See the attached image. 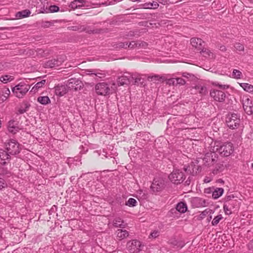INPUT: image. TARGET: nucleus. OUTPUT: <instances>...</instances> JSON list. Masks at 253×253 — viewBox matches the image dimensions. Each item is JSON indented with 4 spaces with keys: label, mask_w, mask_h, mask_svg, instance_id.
Returning <instances> with one entry per match:
<instances>
[{
    "label": "nucleus",
    "mask_w": 253,
    "mask_h": 253,
    "mask_svg": "<svg viewBox=\"0 0 253 253\" xmlns=\"http://www.w3.org/2000/svg\"><path fill=\"white\" fill-rule=\"evenodd\" d=\"M212 151L218 152L222 156L227 157L233 151V144L230 142H226L220 146L216 145L213 147Z\"/></svg>",
    "instance_id": "1"
},
{
    "label": "nucleus",
    "mask_w": 253,
    "mask_h": 253,
    "mask_svg": "<svg viewBox=\"0 0 253 253\" xmlns=\"http://www.w3.org/2000/svg\"><path fill=\"white\" fill-rule=\"evenodd\" d=\"M30 88V86L24 82H21L12 88L15 96L19 98H23Z\"/></svg>",
    "instance_id": "2"
},
{
    "label": "nucleus",
    "mask_w": 253,
    "mask_h": 253,
    "mask_svg": "<svg viewBox=\"0 0 253 253\" xmlns=\"http://www.w3.org/2000/svg\"><path fill=\"white\" fill-rule=\"evenodd\" d=\"M74 80L71 79L68 80L66 84H58L55 86V93L59 96H63L66 94L69 90L73 89V86H70V84L73 83Z\"/></svg>",
    "instance_id": "3"
},
{
    "label": "nucleus",
    "mask_w": 253,
    "mask_h": 253,
    "mask_svg": "<svg viewBox=\"0 0 253 253\" xmlns=\"http://www.w3.org/2000/svg\"><path fill=\"white\" fill-rule=\"evenodd\" d=\"M144 245L137 240H132L128 241L126 245V249L130 253H138L142 250Z\"/></svg>",
    "instance_id": "4"
},
{
    "label": "nucleus",
    "mask_w": 253,
    "mask_h": 253,
    "mask_svg": "<svg viewBox=\"0 0 253 253\" xmlns=\"http://www.w3.org/2000/svg\"><path fill=\"white\" fill-rule=\"evenodd\" d=\"M5 148L7 152L11 155H16L20 151L19 144L16 141L13 139L9 140L6 143Z\"/></svg>",
    "instance_id": "5"
},
{
    "label": "nucleus",
    "mask_w": 253,
    "mask_h": 253,
    "mask_svg": "<svg viewBox=\"0 0 253 253\" xmlns=\"http://www.w3.org/2000/svg\"><path fill=\"white\" fill-rule=\"evenodd\" d=\"M95 90L98 95L105 96L110 93L111 88L107 83L102 82L95 85Z\"/></svg>",
    "instance_id": "6"
},
{
    "label": "nucleus",
    "mask_w": 253,
    "mask_h": 253,
    "mask_svg": "<svg viewBox=\"0 0 253 253\" xmlns=\"http://www.w3.org/2000/svg\"><path fill=\"white\" fill-rule=\"evenodd\" d=\"M164 180L160 178H155L151 185L150 188L154 193L161 192L165 188Z\"/></svg>",
    "instance_id": "7"
},
{
    "label": "nucleus",
    "mask_w": 253,
    "mask_h": 253,
    "mask_svg": "<svg viewBox=\"0 0 253 253\" xmlns=\"http://www.w3.org/2000/svg\"><path fill=\"white\" fill-rule=\"evenodd\" d=\"M226 122L227 126L229 128L235 129L239 126L240 120L237 114H232L228 115L226 117Z\"/></svg>",
    "instance_id": "8"
},
{
    "label": "nucleus",
    "mask_w": 253,
    "mask_h": 253,
    "mask_svg": "<svg viewBox=\"0 0 253 253\" xmlns=\"http://www.w3.org/2000/svg\"><path fill=\"white\" fill-rule=\"evenodd\" d=\"M184 174L179 170H174L169 175V180L174 184H178L183 181L184 179Z\"/></svg>",
    "instance_id": "9"
},
{
    "label": "nucleus",
    "mask_w": 253,
    "mask_h": 253,
    "mask_svg": "<svg viewBox=\"0 0 253 253\" xmlns=\"http://www.w3.org/2000/svg\"><path fill=\"white\" fill-rule=\"evenodd\" d=\"M241 101H242L244 110L248 114H251L252 113L253 103L249 96L248 95H243L241 97Z\"/></svg>",
    "instance_id": "10"
},
{
    "label": "nucleus",
    "mask_w": 253,
    "mask_h": 253,
    "mask_svg": "<svg viewBox=\"0 0 253 253\" xmlns=\"http://www.w3.org/2000/svg\"><path fill=\"white\" fill-rule=\"evenodd\" d=\"M210 95L214 100L219 102H223L226 97V95L224 92L218 90H211L210 91Z\"/></svg>",
    "instance_id": "11"
},
{
    "label": "nucleus",
    "mask_w": 253,
    "mask_h": 253,
    "mask_svg": "<svg viewBox=\"0 0 253 253\" xmlns=\"http://www.w3.org/2000/svg\"><path fill=\"white\" fill-rule=\"evenodd\" d=\"M7 128L9 132L15 134L20 129L18 122L13 120L9 121L8 123Z\"/></svg>",
    "instance_id": "12"
},
{
    "label": "nucleus",
    "mask_w": 253,
    "mask_h": 253,
    "mask_svg": "<svg viewBox=\"0 0 253 253\" xmlns=\"http://www.w3.org/2000/svg\"><path fill=\"white\" fill-rule=\"evenodd\" d=\"M63 62V59L61 58L57 59H51L45 63V67L50 68L57 67L61 65Z\"/></svg>",
    "instance_id": "13"
},
{
    "label": "nucleus",
    "mask_w": 253,
    "mask_h": 253,
    "mask_svg": "<svg viewBox=\"0 0 253 253\" xmlns=\"http://www.w3.org/2000/svg\"><path fill=\"white\" fill-rule=\"evenodd\" d=\"M165 80V77L163 76H160L158 75L154 76H149L147 77V81L154 84H159L163 82Z\"/></svg>",
    "instance_id": "14"
},
{
    "label": "nucleus",
    "mask_w": 253,
    "mask_h": 253,
    "mask_svg": "<svg viewBox=\"0 0 253 253\" xmlns=\"http://www.w3.org/2000/svg\"><path fill=\"white\" fill-rule=\"evenodd\" d=\"M147 46L146 42L140 41H132L129 42L128 48L132 49L134 48H145Z\"/></svg>",
    "instance_id": "15"
},
{
    "label": "nucleus",
    "mask_w": 253,
    "mask_h": 253,
    "mask_svg": "<svg viewBox=\"0 0 253 253\" xmlns=\"http://www.w3.org/2000/svg\"><path fill=\"white\" fill-rule=\"evenodd\" d=\"M115 235L117 239L121 241L127 238L129 235V233L126 230L120 229L116 230Z\"/></svg>",
    "instance_id": "16"
},
{
    "label": "nucleus",
    "mask_w": 253,
    "mask_h": 253,
    "mask_svg": "<svg viewBox=\"0 0 253 253\" xmlns=\"http://www.w3.org/2000/svg\"><path fill=\"white\" fill-rule=\"evenodd\" d=\"M118 85H124L128 84L130 82V74H128V76L123 75L118 79Z\"/></svg>",
    "instance_id": "17"
},
{
    "label": "nucleus",
    "mask_w": 253,
    "mask_h": 253,
    "mask_svg": "<svg viewBox=\"0 0 253 253\" xmlns=\"http://www.w3.org/2000/svg\"><path fill=\"white\" fill-rule=\"evenodd\" d=\"M159 6V3L155 1H149L141 5L142 8L144 9H155Z\"/></svg>",
    "instance_id": "18"
},
{
    "label": "nucleus",
    "mask_w": 253,
    "mask_h": 253,
    "mask_svg": "<svg viewBox=\"0 0 253 253\" xmlns=\"http://www.w3.org/2000/svg\"><path fill=\"white\" fill-rule=\"evenodd\" d=\"M0 92L1 95L0 98L2 101H4L7 100L10 94L9 89L6 86L1 87L0 89Z\"/></svg>",
    "instance_id": "19"
},
{
    "label": "nucleus",
    "mask_w": 253,
    "mask_h": 253,
    "mask_svg": "<svg viewBox=\"0 0 253 253\" xmlns=\"http://www.w3.org/2000/svg\"><path fill=\"white\" fill-rule=\"evenodd\" d=\"M203 41L199 38H193L191 39V43L192 45L197 48L199 50H201L202 48V44Z\"/></svg>",
    "instance_id": "20"
},
{
    "label": "nucleus",
    "mask_w": 253,
    "mask_h": 253,
    "mask_svg": "<svg viewBox=\"0 0 253 253\" xmlns=\"http://www.w3.org/2000/svg\"><path fill=\"white\" fill-rule=\"evenodd\" d=\"M9 159V156L7 151L5 152L3 150H0V163L2 165H6V161Z\"/></svg>",
    "instance_id": "21"
},
{
    "label": "nucleus",
    "mask_w": 253,
    "mask_h": 253,
    "mask_svg": "<svg viewBox=\"0 0 253 253\" xmlns=\"http://www.w3.org/2000/svg\"><path fill=\"white\" fill-rule=\"evenodd\" d=\"M84 6L85 2L83 0H75L70 4V7L73 9L80 8Z\"/></svg>",
    "instance_id": "22"
},
{
    "label": "nucleus",
    "mask_w": 253,
    "mask_h": 253,
    "mask_svg": "<svg viewBox=\"0 0 253 253\" xmlns=\"http://www.w3.org/2000/svg\"><path fill=\"white\" fill-rule=\"evenodd\" d=\"M46 83L45 80H43L41 82H39L37 83L30 90V92L32 93H36L39 90L43 87V86L45 85Z\"/></svg>",
    "instance_id": "23"
},
{
    "label": "nucleus",
    "mask_w": 253,
    "mask_h": 253,
    "mask_svg": "<svg viewBox=\"0 0 253 253\" xmlns=\"http://www.w3.org/2000/svg\"><path fill=\"white\" fill-rule=\"evenodd\" d=\"M31 14V12L29 10H24L18 12L16 15V19H21L28 17Z\"/></svg>",
    "instance_id": "24"
},
{
    "label": "nucleus",
    "mask_w": 253,
    "mask_h": 253,
    "mask_svg": "<svg viewBox=\"0 0 253 253\" xmlns=\"http://www.w3.org/2000/svg\"><path fill=\"white\" fill-rule=\"evenodd\" d=\"M224 190L222 188H217L213 192L212 196L214 199H217L220 197L223 193Z\"/></svg>",
    "instance_id": "25"
},
{
    "label": "nucleus",
    "mask_w": 253,
    "mask_h": 253,
    "mask_svg": "<svg viewBox=\"0 0 253 253\" xmlns=\"http://www.w3.org/2000/svg\"><path fill=\"white\" fill-rule=\"evenodd\" d=\"M176 210L181 213H184L187 210L186 204L183 202L179 203L176 206Z\"/></svg>",
    "instance_id": "26"
},
{
    "label": "nucleus",
    "mask_w": 253,
    "mask_h": 253,
    "mask_svg": "<svg viewBox=\"0 0 253 253\" xmlns=\"http://www.w3.org/2000/svg\"><path fill=\"white\" fill-rule=\"evenodd\" d=\"M240 85L243 89L250 93L253 92V85L248 83H240Z\"/></svg>",
    "instance_id": "27"
},
{
    "label": "nucleus",
    "mask_w": 253,
    "mask_h": 253,
    "mask_svg": "<svg viewBox=\"0 0 253 253\" xmlns=\"http://www.w3.org/2000/svg\"><path fill=\"white\" fill-rule=\"evenodd\" d=\"M38 101L42 105H46L50 102V100L47 96H39L37 99Z\"/></svg>",
    "instance_id": "28"
},
{
    "label": "nucleus",
    "mask_w": 253,
    "mask_h": 253,
    "mask_svg": "<svg viewBox=\"0 0 253 253\" xmlns=\"http://www.w3.org/2000/svg\"><path fill=\"white\" fill-rule=\"evenodd\" d=\"M14 79V76L9 75H5L1 76L0 78V81L4 84H6L8 82H11Z\"/></svg>",
    "instance_id": "29"
},
{
    "label": "nucleus",
    "mask_w": 253,
    "mask_h": 253,
    "mask_svg": "<svg viewBox=\"0 0 253 253\" xmlns=\"http://www.w3.org/2000/svg\"><path fill=\"white\" fill-rule=\"evenodd\" d=\"M124 221L120 217H117L113 221V225L116 227L124 228Z\"/></svg>",
    "instance_id": "30"
},
{
    "label": "nucleus",
    "mask_w": 253,
    "mask_h": 253,
    "mask_svg": "<svg viewBox=\"0 0 253 253\" xmlns=\"http://www.w3.org/2000/svg\"><path fill=\"white\" fill-rule=\"evenodd\" d=\"M201 50V52L202 53L203 56L205 57L210 58H212L214 57L213 53L211 52L209 49L206 48H202Z\"/></svg>",
    "instance_id": "31"
},
{
    "label": "nucleus",
    "mask_w": 253,
    "mask_h": 253,
    "mask_svg": "<svg viewBox=\"0 0 253 253\" xmlns=\"http://www.w3.org/2000/svg\"><path fill=\"white\" fill-rule=\"evenodd\" d=\"M232 77L236 79H240L243 78V74L240 71L237 69H234L233 70Z\"/></svg>",
    "instance_id": "32"
},
{
    "label": "nucleus",
    "mask_w": 253,
    "mask_h": 253,
    "mask_svg": "<svg viewBox=\"0 0 253 253\" xmlns=\"http://www.w3.org/2000/svg\"><path fill=\"white\" fill-rule=\"evenodd\" d=\"M165 81H166V84L169 85H173V86H176L177 83H176V78H172L168 79H166L165 78Z\"/></svg>",
    "instance_id": "33"
},
{
    "label": "nucleus",
    "mask_w": 253,
    "mask_h": 253,
    "mask_svg": "<svg viewBox=\"0 0 253 253\" xmlns=\"http://www.w3.org/2000/svg\"><path fill=\"white\" fill-rule=\"evenodd\" d=\"M71 29L73 31H79L80 32L87 31L86 27L83 25H77L71 27Z\"/></svg>",
    "instance_id": "34"
},
{
    "label": "nucleus",
    "mask_w": 253,
    "mask_h": 253,
    "mask_svg": "<svg viewBox=\"0 0 253 253\" xmlns=\"http://www.w3.org/2000/svg\"><path fill=\"white\" fill-rule=\"evenodd\" d=\"M137 202L133 198H129L126 203V205L129 207H134L136 205Z\"/></svg>",
    "instance_id": "35"
},
{
    "label": "nucleus",
    "mask_w": 253,
    "mask_h": 253,
    "mask_svg": "<svg viewBox=\"0 0 253 253\" xmlns=\"http://www.w3.org/2000/svg\"><path fill=\"white\" fill-rule=\"evenodd\" d=\"M223 218V216L221 214H219L215 216L212 221H211V224L213 226L216 225L220 220H221Z\"/></svg>",
    "instance_id": "36"
},
{
    "label": "nucleus",
    "mask_w": 253,
    "mask_h": 253,
    "mask_svg": "<svg viewBox=\"0 0 253 253\" xmlns=\"http://www.w3.org/2000/svg\"><path fill=\"white\" fill-rule=\"evenodd\" d=\"M199 89L198 90L199 92L201 95H205L207 93L208 91L205 86L201 85V87H198Z\"/></svg>",
    "instance_id": "37"
},
{
    "label": "nucleus",
    "mask_w": 253,
    "mask_h": 253,
    "mask_svg": "<svg viewBox=\"0 0 253 253\" xmlns=\"http://www.w3.org/2000/svg\"><path fill=\"white\" fill-rule=\"evenodd\" d=\"M132 80H134L135 81V84H138L141 80V77L139 75H135L134 76H133V75H130V82Z\"/></svg>",
    "instance_id": "38"
},
{
    "label": "nucleus",
    "mask_w": 253,
    "mask_h": 253,
    "mask_svg": "<svg viewBox=\"0 0 253 253\" xmlns=\"http://www.w3.org/2000/svg\"><path fill=\"white\" fill-rule=\"evenodd\" d=\"M177 85H183L185 84V81L181 78H176Z\"/></svg>",
    "instance_id": "39"
},
{
    "label": "nucleus",
    "mask_w": 253,
    "mask_h": 253,
    "mask_svg": "<svg viewBox=\"0 0 253 253\" xmlns=\"http://www.w3.org/2000/svg\"><path fill=\"white\" fill-rule=\"evenodd\" d=\"M234 47L235 49L238 51H243L244 49V47L243 45L240 43H236L235 44Z\"/></svg>",
    "instance_id": "40"
},
{
    "label": "nucleus",
    "mask_w": 253,
    "mask_h": 253,
    "mask_svg": "<svg viewBox=\"0 0 253 253\" xmlns=\"http://www.w3.org/2000/svg\"><path fill=\"white\" fill-rule=\"evenodd\" d=\"M182 76L185 78L189 79V80H193L195 78L194 75L190 74L187 73H183L182 74Z\"/></svg>",
    "instance_id": "41"
},
{
    "label": "nucleus",
    "mask_w": 253,
    "mask_h": 253,
    "mask_svg": "<svg viewBox=\"0 0 253 253\" xmlns=\"http://www.w3.org/2000/svg\"><path fill=\"white\" fill-rule=\"evenodd\" d=\"M159 236V232L158 230L153 231L150 234L149 238H156Z\"/></svg>",
    "instance_id": "42"
},
{
    "label": "nucleus",
    "mask_w": 253,
    "mask_h": 253,
    "mask_svg": "<svg viewBox=\"0 0 253 253\" xmlns=\"http://www.w3.org/2000/svg\"><path fill=\"white\" fill-rule=\"evenodd\" d=\"M59 7L56 5H51L49 7V10L51 12H55L59 11Z\"/></svg>",
    "instance_id": "43"
},
{
    "label": "nucleus",
    "mask_w": 253,
    "mask_h": 253,
    "mask_svg": "<svg viewBox=\"0 0 253 253\" xmlns=\"http://www.w3.org/2000/svg\"><path fill=\"white\" fill-rule=\"evenodd\" d=\"M6 184L4 182V180L1 178H0V190L3 188L5 187Z\"/></svg>",
    "instance_id": "44"
},
{
    "label": "nucleus",
    "mask_w": 253,
    "mask_h": 253,
    "mask_svg": "<svg viewBox=\"0 0 253 253\" xmlns=\"http://www.w3.org/2000/svg\"><path fill=\"white\" fill-rule=\"evenodd\" d=\"M92 74L95 75L96 77H98L100 78H103L105 76L104 74H103L102 73H92Z\"/></svg>",
    "instance_id": "45"
},
{
    "label": "nucleus",
    "mask_w": 253,
    "mask_h": 253,
    "mask_svg": "<svg viewBox=\"0 0 253 253\" xmlns=\"http://www.w3.org/2000/svg\"><path fill=\"white\" fill-rule=\"evenodd\" d=\"M128 44L127 43H121L120 46L122 48H126L128 47Z\"/></svg>",
    "instance_id": "46"
},
{
    "label": "nucleus",
    "mask_w": 253,
    "mask_h": 253,
    "mask_svg": "<svg viewBox=\"0 0 253 253\" xmlns=\"http://www.w3.org/2000/svg\"><path fill=\"white\" fill-rule=\"evenodd\" d=\"M223 209H224V210L226 214H228L229 213H230V212H228V207L224 205L223 207Z\"/></svg>",
    "instance_id": "47"
},
{
    "label": "nucleus",
    "mask_w": 253,
    "mask_h": 253,
    "mask_svg": "<svg viewBox=\"0 0 253 253\" xmlns=\"http://www.w3.org/2000/svg\"><path fill=\"white\" fill-rule=\"evenodd\" d=\"M216 85L218 86L220 88H228V85H221V84H218Z\"/></svg>",
    "instance_id": "48"
},
{
    "label": "nucleus",
    "mask_w": 253,
    "mask_h": 253,
    "mask_svg": "<svg viewBox=\"0 0 253 253\" xmlns=\"http://www.w3.org/2000/svg\"><path fill=\"white\" fill-rule=\"evenodd\" d=\"M28 108V106H26V109H24V110H20L19 111V112L21 113V114H23L24 113V112H26L27 111V109Z\"/></svg>",
    "instance_id": "49"
},
{
    "label": "nucleus",
    "mask_w": 253,
    "mask_h": 253,
    "mask_svg": "<svg viewBox=\"0 0 253 253\" xmlns=\"http://www.w3.org/2000/svg\"><path fill=\"white\" fill-rule=\"evenodd\" d=\"M112 85L114 86V87H111V88H112V90H115V89H116V87H115L116 84H115V83H113V84H112Z\"/></svg>",
    "instance_id": "50"
},
{
    "label": "nucleus",
    "mask_w": 253,
    "mask_h": 253,
    "mask_svg": "<svg viewBox=\"0 0 253 253\" xmlns=\"http://www.w3.org/2000/svg\"><path fill=\"white\" fill-rule=\"evenodd\" d=\"M204 181H205V182L208 183L210 181V180L208 178H207L204 179Z\"/></svg>",
    "instance_id": "51"
},
{
    "label": "nucleus",
    "mask_w": 253,
    "mask_h": 253,
    "mask_svg": "<svg viewBox=\"0 0 253 253\" xmlns=\"http://www.w3.org/2000/svg\"><path fill=\"white\" fill-rule=\"evenodd\" d=\"M201 85H196V86H195V88L196 89L199 90V88L198 87H201Z\"/></svg>",
    "instance_id": "52"
},
{
    "label": "nucleus",
    "mask_w": 253,
    "mask_h": 253,
    "mask_svg": "<svg viewBox=\"0 0 253 253\" xmlns=\"http://www.w3.org/2000/svg\"><path fill=\"white\" fill-rule=\"evenodd\" d=\"M73 80H74V82H73V83L70 84V86L72 85L73 86V88H74V84H75V79H73Z\"/></svg>",
    "instance_id": "53"
},
{
    "label": "nucleus",
    "mask_w": 253,
    "mask_h": 253,
    "mask_svg": "<svg viewBox=\"0 0 253 253\" xmlns=\"http://www.w3.org/2000/svg\"><path fill=\"white\" fill-rule=\"evenodd\" d=\"M2 69V68L1 67V64L0 63V71Z\"/></svg>",
    "instance_id": "54"
},
{
    "label": "nucleus",
    "mask_w": 253,
    "mask_h": 253,
    "mask_svg": "<svg viewBox=\"0 0 253 253\" xmlns=\"http://www.w3.org/2000/svg\"><path fill=\"white\" fill-rule=\"evenodd\" d=\"M248 0L251 3H253V0Z\"/></svg>",
    "instance_id": "55"
},
{
    "label": "nucleus",
    "mask_w": 253,
    "mask_h": 253,
    "mask_svg": "<svg viewBox=\"0 0 253 253\" xmlns=\"http://www.w3.org/2000/svg\"><path fill=\"white\" fill-rule=\"evenodd\" d=\"M251 245H253V240L250 243Z\"/></svg>",
    "instance_id": "56"
},
{
    "label": "nucleus",
    "mask_w": 253,
    "mask_h": 253,
    "mask_svg": "<svg viewBox=\"0 0 253 253\" xmlns=\"http://www.w3.org/2000/svg\"><path fill=\"white\" fill-rule=\"evenodd\" d=\"M1 121L0 120V127H1Z\"/></svg>",
    "instance_id": "57"
},
{
    "label": "nucleus",
    "mask_w": 253,
    "mask_h": 253,
    "mask_svg": "<svg viewBox=\"0 0 253 253\" xmlns=\"http://www.w3.org/2000/svg\"><path fill=\"white\" fill-rule=\"evenodd\" d=\"M141 0H134L135 1H140Z\"/></svg>",
    "instance_id": "58"
},
{
    "label": "nucleus",
    "mask_w": 253,
    "mask_h": 253,
    "mask_svg": "<svg viewBox=\"0 0 253 253\" xmlns=\"http://www.w3.org/2000/svg\"><path fill=\"white\" fill-rule=\"evenodd\" d=\"M252 167L253 169V163L252 164Z\"/></svg>",
    "instance_id": "59"
},
{
    "label": "nucleus",
    "mask_w": 253,
    "mask_h": 253,
    "mask_svg": "<svg viewBox=\"0 0 253 253\" xmlns=\"http://www.w3.org/2000/svg\"><path fill=\"white\" fill-rule=\"evenodd\" d=\"M173 244L175 246H176V244H174V243H173Z\"/></svg>",
    "instance_id": "60"
}]
</instances>
